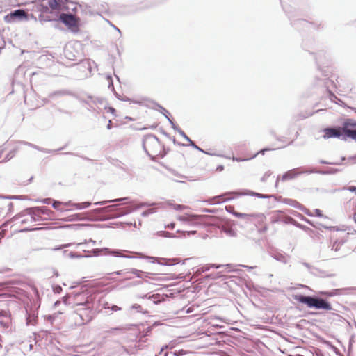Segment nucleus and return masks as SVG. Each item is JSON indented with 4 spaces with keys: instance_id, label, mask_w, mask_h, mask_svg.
<instances>
[{
    "instance_id": "1",
    "label": "nucleus",
    "mask_w": 356,
    "mask_h": 356,
    "mask_svg": "<svg viewBox=\"0 0 356 356\" xmlns=\"http://www.w3.org/2000/svg\"><path fill=\"white\" fill-rule=\"evenodd\" d=\"M67 0H35V8L41 13L40 17L44 14L52 13L54 11L62 10L66 5Z\"/></svg>"
},
{
    "instance_id": "2",
    "label": "nucleus",
    "mask_w": 356,
    "mask_h": 356,
    "mask_svg": "<svg viewBox=\"0 0 356 356\" xmlns=\"http://www.w3.org/2000/svg\"><path fill=\"white\" fill-rule=\"evenodd\" d=\"M143 148L152 159L164 156V148L159 139L153 135H147L143 140Z\"/></svg>"
},
{
    "instance_id": "3",
    "label": "nucleus",
    "mask_w": 356,
    "mask_h": 356,
    "mask_svg": "<svg viewBox=\"0 0 356 356\" xmlns=\"http://www.w3.org/2000/svg\"><path fill=\"white\" fill-rule=\"evenodd\" d=\"M79 307L76 308L74 316L76 325H82L91 321L93 318V309L90 302L86 301L84 304L76 303Z\"/></svg>"
},
{
    "instance_id": "4",
    "label": "nucleus",
    "mask_w": 356,
    "mask_h": 356,
    "mask_svg": "<svg viewBox=\"0 0 356 356\" xmlns=\"http://www.w3.org/2000/svg\"><path fill=\"white\" fill-rule=\"evenodd\" d=\"M294 299L298 302L305 304L309 308L332 310V307L330 302L322 298L305 296L303 295H295Z\"/></svg>"
},
{
    "instance_id": "5",
    "label": "nucleus",
    "mask_w": 356,
    "mask_h": 356,
    "mask_svg": "<svg viewBox=\"0 0 356 356\" xmlns=\"http://www.w3.org/2000/svg\"><path fill=\"white\" fill-rule=\"evenodd\" d=\"M179 220L181 221L191 222L194 224H204L207 225H217L220 223V220L219 218L213 216H180Z\"/></svg>"
},
{
    "instance_id": "6",
    "label": "nucleus",
    "mask_w": 356,
    "mask_h": 356,
    "mask_svg": "<svg viewBox=\"0 0 356 356\" xmlns=\"http://www.w3.org/2000/svg\"><path fill=\"white\" fill-rule=\"evenodd\" d=\"M60 20L72 31L76 32L79 30V18L72 14L62 13Z\"/></svg>"
},
{
    "instance_id": "7",
    "label": "nucleus",
    "mask_w": 356,
    "mask_h": 356,
    "mask_svg": "<svg viewBox=\"0 0 356 356\" xmlns=\"http://www.w3.org/2000/svg\"><path fill=\"white\" fill-rule=\"evenodd\" d=\"M64 55L70 60H76L81 56L79 46L75 43H70L64 49Z\"/></svg>"
},
{
    "instance_id": "8",
    "label": "nucleus",
    "mask_w": 356,
    "mask_h": 356,
    "mask_svg": "<svg viewBox=\"0 0 356 356\" xmlns=\"http://www.w3.org/2000/svg\"><path fill=\"white\" fill-rule=\"evenodd\" d=\"M343 133L349 138L356 139V122L350 119L346 120L342 127Z\"/></svg>"
},
{
    "instance_id": "9",
    "label": "nucleus",
    "mask_w": 356,
    "mask_h": 356,
    "mask_svg": "<svg viewBox=\"0 0 356 356\" xmlns=\"http://www.w3.org/2000/svg\"><path fill=\"white\" fill-rule=\"evenodd\" d=\"M27 18V14L24 10H17L6 15L4 20L7 23H12L15 22L17 19L22 20L23 19H26Z\"/></svg>"
},
{
    "instance_id": "10",
    "label": "nucleus",
    "mask_w": 356,
    "mask_h": 356,
    "mask_svg": "<svg viewBox=\"0 0 356 356\" xmlns=\"http://www.w3.org/2000/svg\"><path fill=\"white\" fill-rule=\"evenodd\" d=\"M323 138L325 139H329L332 138H339L343 133L342 128H326L323 130Z\"/></svg>"
},
{
    "instance_id": "11",
    "label": "nucleus",
    "mask_w": 356,
    "mask_h": 356,
    "mask_svg": "<svg viewBox=\"0 0 356 356\" xmlns=\"http://www.w3.org/2000/svg\"><path fill=\"white\" fill-rule=\"evenodd\" d=\"M232 194L240 195L241 193L233 192L225 193L222 195L216 196L210 199L209 201L211 204H219L225 201L232 200L233 198V197L232 196Z\"/></svg>"
},
{
    "instance_id": "12",
    "label": "nucleus",
    "mask_w": 356,
    "mask_h": 356,
    "mask_svg": "<svg viewBox=\"0 0 356 356\" xmlns=\"http://www.w3.org/2000/svg\"><path fill=\"white\" fill-rule=\"evenodd\" d=\"M306 214H307L308 216H318V217L323 216L322 211L318 209H314L312 212H306Z\"/></svg>"
},
{
    "instance_id": "13",
    "label": "nucleus",
    "mask_w": 356,
    "mask_h": 356,
    "mask_svg": "<svg viewBox=\"0 0 356 356\" xmlns=\"http://www.w3.org/2000/svg\"><path fill=\"white\" fill-rule=\"evenodd\" d=\"M90 205V202H85L77 203V204H74L75 208L78 209H83L87 208Z\"/></svg>"
},
{
    "instance_id": "14",
    "label": "nucleus",
    "mask_w": 356,
    "mask_h": 356,
    "mask_svg": "<svg viewBox=\"0 0 356 356\" xmlns=\"http://www.w3.org/2000/svg\"><path fill=\"white\" fill-rule=\"evenodd\" d=\"M295 172L293 171H289L286 174H284L282 177V180H288V179H292L295 177Z\"/></svg>"
},
{
    "instance_id": "15",
    "label": "nucleus",
    "mask_w": 356,
    "mask_h": 356,
    "mask_svg": "<svg viewBox=\"0 0 356 356\" xmlns=\"http://www.w3.org/2000/svg\"><path fill=\"white\" fill-rule=\"evenodd\" d=\"M67 204H63L58 201H55L53 203V207L57 210L63 211L64 209L63 206L66 205Z\"/></svg>"
},
{
    "instance_id": "16",
    "label": "nucleus",
    "mask_w": 356,
    "mask_h": 356,
    "mask_svg": "<svg viewBox=\"0 0 356 356\" xmlns=\"http://www.w3.org/2000/svg\"><path fill=\"white\" fill-rule=\"evenodd\" d=\"M73 243H67V244H63V245H60L58 247H55L52 250H61L63 248H67L68 246H70L72 245Z\"/></svg>"
},
{
    "instance_id": "17",
    "label": "nucleus",
    "mask_w": 356,
    "mask_h": 356,
    "mask_svg": "<svg viewBox=\"0 0 356 356\" xmlns=\"http://www.w3.org/2000/svg\"><path fill=\"white\" fill-rule=\"evenodd\" d=\"M82 215L83 214H81V213H77V214L73 215V216H71V218L69 219V220H81V219L83 218L81 217Z\"/></svg>"
},
{
    "instance_id": "18",
    "label": "nucleus",
    "mask_w": 356,
    "mask_h": 356,
    "mask_svg": "<svg viewBox=\"0 0 356 356\" xmlns=\"http://www.w3.org/2000/svg\"><path fill=\"white\" fill-rule=\"evenodd\" d=\"M107 111L111 113L112 114H115V110L113 108L109 107L107 108Z\"/></svg>"
},
{
    "instance_id": "19",
    "label": "nucleus",
    "mask_w": 356,
    "mask_h": 356,
    "mask_svg": "<svg viewBox=\"0 0 356 356\" xmlns=\"http://www.w3.org/2000/svg\"><path fill=\"white\" fill-rule=\"evenodd\" d=\"M175 355L177 356H179V355H182L184 354V351L183 350H179L178 353L177 352H175L174 353Z\"/></svg>"
},
{
    "instance_id": "20",
    "label": "nucleus",
    "mask_w": 356,
    "mask_h": 356,
    "mask_svg": "<svg viewBox=\"0 0 356 356\" xmlns=\"http://www.w3.org/2000/svg\"><path fill=\"white\" fill-rule=\"evenodd\" d=\"M250 194L252 195L257 196V197H264L262 195H261L259 193H251Z\"/></svg>"
},
{
    "instance_id": "21",
    "label": "nucleus",
    "mask_w": 356,
    "mask_h": 356,
    "mask_svg": "<svg viewBox=\"0 0 356 356\" xmlns=\"http://www.w3.org/2000/svg\"><path fill=\"white\" fill-rule=\"evenodd\" d=\"M111 125H112V121L110 120L108 121V123L107 126H106L107 129H111Z\"/></svg>"
},
{
    "instance_id": "22",
    "label": "nucleus",
    "mask_w": 356,
    "mask_h": 356,
    "mask_svg": "<svg viewBox=\"0 0 356 356\" xmlns=\"http://www.w3.org/2000/svg\"><path fill=\"white\" fill-rule=\"evenodd\" d=\"M348 189L350 191H356V187H355V186H350Z\"/></svg>"
},
{
    "instance_id": "23",
    "label": "nucleus",
    "mask_w": 356,
    "mask_h": 356,
    "mask_svg": "<svg viewBox=\"0 0 356 356\" xmlns=\"http://www.w3.org/2000/svg\"><path fill=\"white\" fill-rule=\"evenodd\" d=\"M111 253L113 254H114V255H116V256H119L120 255V252L118 251H113Z\"/></svg>"
},
{
    "instance_id": "24",
    "label": "nucleus",
    "mask_w": 356,
    "mask_h": 356,
    "mask_svg": "<svg viewBox=\"0 0 356 356\" xmlns=\"http://www.w3.org/2000/svg\"><path fill=\"white\" fill-rule=\"evenodd\" d=\"M3 216V211H1V209H0V218H1Z\"/></svg>"
},
{
    "instance_id": "25",
    "label": "nucleus",
    "mask_w": 356,
    "mask_h": 356,
    "mask_svg": "<svg viewBox=\"0 0 356 356\" xmlns=\"http://www.w3.org/2000/svg\"><path fill=\"white\" fill-rule=\"evenodd\" d=\"M266 149H262L259 152V153H261V154H264V152L266 151Z\"/></svg>"
},
{
    "instance_id": "26",
    "label": "nucleus",
    "mask_w": 356,
    "mask_h": 356,
    "mask_svg": "<svg viewBox=\"0 0 356 356\" xmlns=\"http://www.w3.org/2000/svg\"><path fill=\"white\" fill-rule=\"evenodd\" d=\"M222 169H223V167H222V166L220 168V170H222Z\"/></svg>"
},
{
    "instance_id": "27",
    "label": "nucleus",
    "mask_w": 356,
    "mask_h": 356,
    "mask_svg": "<svg viewBox=\"0 0 356 356\" xmlns=\"http://www.w3.org/2000/svg\"><path fill=\"white\" fill-rule=\"evenodd\" d=\"M236 161H241V160H240V159H236Z\"/></svg>"
},
{
    "instance_id": "28",
    "label": "nucleus",
    "mask_w": 356,
    "mask_h": 356,
    "mask_svg": "<svg viewBox=\"0 0 356 356\" xmlns=\"http://www.w3.org/2000/svg\"><path fill=\"white\" fill-rule=\"evenodd\" d=\"M355 222H356V218H355Z\"/></svg>"
}]
</instances>
